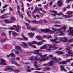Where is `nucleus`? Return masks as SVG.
<instances>
[{
  "instance_id": "774afa93",
  "label": "nucleus",
  "mask_w": 73,
  "mask_h": 73,
  "mask_svg": "<svg viewBox=\"0 0 73 73\" xmlns=\"http://www.w3.org/2000/svg\"><path fill=\"white\" fill-rule=\"evenodd\" d=\"M44 7V8H47V5H45Z\"/></svg>"
},
{
  "instance_id": "7ed1b4c3",
  "label": "nucleus",
  "mask_w": 73,
  "mask_h": 73,
  "mask_svg": "<svg viewBox=\"0 0 73 73\" xmlns=\"http://www.w3.org/2000/svg\"><path fill=\"white\" fill-rule=\"evenodd\" d=\"M12 70L13 71H14L15 73H18L19 72L20 70H19L17 69V70H15V69H13L11 68V67L10 66H7L6 67V68H5L4 69V70L5 71H7V70Z\"/></svg>"
},
{
  "instance_id": "f704fd0d",
  "label": "nucleus",
  "mask_w": 73,
  "mask_h": 73,
  "mask_svg": "<svg viewBox=\"0 0 73 73\" xmlns=\"http://www.w3.org/2000/svg\"><path fill=\"white\" fill-rule=\"evenodd\" d=\"M54 27H61V25H54Z\"/></svg>"
},
{
  "instance_id": "864d4df0",
  "label": "nucleus",
  "mask_w": 73,
  "mask_h": 73,
  "mask_svg": "<svg viewBox=\"0 0 73 73\" xmlns=\"http://www.w3.org/2000/svg\"><path fill=\"white\" fill-rule=\"evenodd\" d=\"M33 57H31L30 58H29V59L30 60H31V61L33 60Z\"/></svg>"
},
{
  "instance_id": "3c124183",
  "label": "nucleus",
  "mask_w": 73,
  "mask_h": 73,
  "mask_svg": "<svg viewBox=\"0 0 73 73\" xmlns=\"http://www.w3.org/2000/svg\"><path fill=\"white\" fill-rule=\"evenodd\" d=\"M42 8H38V11H42Z\"/></svg>"
},
{
  "instance_id": "7c9ffc66",
  "label": "nucleus",
  "mask_w": 73,
  "mask_h": 73,
  "mask_svg": "<svg viewBox=\"0 0 73 73\" xmlns=\"http://www.w3.org/2000/svg\"><path fill=\"white\" fill-rule=\"evenodd\" d=\"M0 65H7V64L5 62H0Z\"/></svg>"
},
{
  "instance_id": "f8f14e48",
  "label": "nucleus",
  "mask_w": 73,
  "mask_h": 73,
  "mask_svg": "<svg viewBox=\"0 0 73 73\" xmlns=\"http://www.w3.org/2000/svg\"><path fill=\"white\" fill-rule=\"evenodd\" d=\"M68 53L69 54H70V55H66V57H69V56H70V57H72L73 56V52H70V51H69L68 52Z\"/></svg>"
},
{
  "instance_id": "9b49d317",
  "label": "nucleus",
  "mask_w": 73,
  "mask_h": 73,
  "mask_svg": "<svg viewBox=\"0 0 73 73\" xmlns=\"http://www.w3.org/2000/svg\"><path fill=\"white\" fill-rule=\"evenodd\" d=\"M63 15L62 13L60 12L59 13H58L56 12V14H51L52 16H56V15H58L61 16V15Z\"/></svg>"
},
{
  "instance_id": "bb28decb",
  "label": "nucleus",
  "mask_w": 73,
  "mask_h": 73,
  "mask_svg": "<svg viewBox=\"0 0 73 73\" xmlns=\"http://www.w3.org/2000/svg\"><path fill=\"white\" fill-rule=\"evenodd\" d=\"M21 36H22L23 38L24 39V40H28V38L27 37H25V36H24V34H22Z\"/></svg>"
},
{
  "instance_id": "412c9836",
  "label": "nucleus",
  "mask_w": 73,
  "mask_h": 73,
  "mask_svg": "<svg viewBox=\"0 0 73 73\" xmlns=\"http://www.w3.org/2000/svg\"><path fill=\"white\" fill-rule=\"evenodd\" d=\"M12 64H15V65H17V66H21L20 64L15 62H12Z\"/></svg>"
},
{
  "instance_id": "c9c22d12",
  "label": "nucleus",
  "mask_w": 73,
  "mask_h": 73,
  "mask_svg": "<svg viewBox=\"0 0 73 73\" xmlns=\"http://www.w3.org/2000/svg\"><path fill=\"white\" fill-rule=\"evenodd\" d=\"M10 55L11 56V57H15V54L13 53L10 54Z\"/></svg>"
},
{
  "instance_id": "603ef678",
  "label": "nucleus",
  "mask_w": 73,
  "mask_h": 73,
  "mask_svg": "<svg viewBox=\"0 0 73 73\" xmlns=\"http://www.w3.org/2000/svg\"><path fill=\"white\" fill-rule=\"evenodd\" d=\"M60 41H63V38L60 37L59 38Z\"/></svg>"
},
{
  "instance_id": "6e6552de",
  "label": "nucleus",
  "mask_w": 73,
  "mask_h": 73,
  "mask_svg": "<svg viewBox=\"0 0 73 73\" xmlns=\"http://www.w3.org/2000/svg\"><path fill=\"white\" fill-rule=\"evenodd\" d=\"M72 60H73V59L72 58L70 59H66V62L63 61L62 62V63L64 64H67V62H70V61H72Z\"/></svg>"
},
{
  "instance_id": "c03bdc74",
  "label": "nucleus",
  "mask_w": 73,
  "mask_h": 73,
  "mask_svg": "<svg viewBox=\"0 0 73 73\" xmlns=\"http://www.w3.org/2000/svg\"><path fill=\"white\" fill-rule=\"evenodd\" d=\"M31 29L32 31H35V30H36V28H31Z\"/></svg>"
},
{
  "instance_id": "f3484780",
  "label": "nucleus",
  "mask_w": 73,
  "mask_h": 73,
  "mask_svg": "<svg viewBox=\"0 0 73 73\" xmlns=\"http://www.w3.org/2000/svg\"><path fill=\"white\" fill-rule=\"evenodd\" d=\"M5 23H13V21H8V20H5Z\"/></svg>"
},
{
  "instance_id": "c85d7f7f",
  "label": "nucleus",
  "mask_w": 73,
  "mask_h": 73,
  "mask_svg": "<svg viewBox=\"0 0 73 73\" xmlns=\"http://www.w3.org/2000/svg\"><path fill=\"white\" fill-rule=\"evenodd\" d=\"M51 69V68L50 67H46L44 68V70H49Z\"/></svg>"
},
{
  "instance_id": "37998d69",
  "label": "nucleus",
  "mask_w": 73,
  "mask_h": 73,
  "mask_svg": "<svg viewBox=\"0 0 73 73\" xmlns=\"http://www.w3.org/2000/svg\"><path fill=\"white\" fill-rule=\"evenodd\" d=\"M1 61L2 62H5V60L3 59L1 60Z\"/></svg>"
},
{
  "instance_id": "473e14b6",
  "label": "nucleus",
  "mask_w": 73,
  "mask_h": 73,
  "mask_svg": "<svg viewBox=\"0 0 73 73\" xmlns=\"http://www.w3.org/2000/svg\"><path fill=\"white\" fill-rule=\"evenodd\" d=\"M34 54H37V55L38 56H41L42 55L40 53H39L38 52H35L34 53Z\"/></svg>"
},
{
  "instance_id": "680f3d73",
  "label": "nucleus",
  "mask_w": 73,
  "mask_h": 73,
  "mask_svg": "<svg viewBox=\"0 0 73 73\" xmlns=\"http://www.w3.org/2000/svg\"><path fill=\"white\" fill-rule=\"evenodd\" d=\"M28 44L29 45V46H31L32 45V43H31V42H29Z\"/></svg>"
},
{
  "instance_id": "f257e3e1",
  "label": "nucleus",
  "mask_w": 73,
  "mask_h": 73,
  "mask_svg": "<svg viewBox=\"0 0 73 73\" xmlns=\"http://www.w3.org/2000/svg\"><path fill=\"white\" fill-rule=\"evenodd\" d=\"M66 29V28L65 26H62V28H60L58 29L54 28H52V30H53V31L51 30L50 29H47L45 30H41V31L42 32H50L52 33H55L56 31H58L60 33V34H59V36H61V35H64V34L63 33V32H65V31ZM63 29L64 30H63Z\"/></svg>"
},
{
  "instance_id": "5fc2aeb1",
  "label": "nucleus",
  "mask_w": 73,
  "mask_h": 73,
  "mask_svg": "<svg viewBox=\"0 0 73 73\" xmlns=\"http://www.w3.org/2000/svg\"><path fill=\"white\" fill-rule=\"evenodd\" d=\"M41 70V68H38L36 69H35V70Z\"/></svg>"
},
{
  "instance_id": "c756f323",
  "label": "nucleus",
  "mask_w": 73,
  "mask_h": 73,
  "mask_svg": "<svg viewBox=\"0 0 73 73\" xmlns=\"http://www.w3.org/2000/svg\"><path fill=\"white\" fill-rule=\"evenodd\" d=\"M46 46H47V45H45L44 46H43L40 49H47V48Z\"/></svg>"
},
{
  "instance_id": "e433bc0d",
  "label": "nucleus",
  "mask_w": 73,
  "mask_h": 73,
  "mask_svg": "<svg viewBox=\"0 0 73 73\" xmlns=\"http://www.w3.org/2000/svg\"><path fill=\"white\" fill-rule=\"evenodd\" d=\"M73 42V39H71L68 40V42Z\"/></svg>"
},
{
  "instance_id": "4be33fe9",
  "label": "nucleus",
  "mask_w": 73,
  "mask_h": 73,
  "mask_svg": "<svg viewBox=\"0 0 73 73\" xmlns=\"http://www.w3.org/2000/svg\"><path fill=\"white\" fill-rule=\"evenodd\" d=\"M53 46H52V48H53L54 49H58V47L56 46V45L53 44Z\"/></svg>"
},
{
  "instance_id": "6ab92c4d",
  "label": "nucleus",
  "mask_w": 73,
  "mask_h": 73,
  "mask_svg": "<svg viewBox=\"0 0 73 73\" xmlns=\"http://www.w3.org/2000/svg\"><path fill=\"white\" fill-rule=\"evenodd\" d=\"M12 35H13V36L14 37H15L17 35V33L16 32H13L12 33Z\"/></svg>"
},
{
  "instance_id": "ea45409f",
  "label": "nucleus",
  "mask_w": 73,
  "mask_h": 73,
  "mask_svg": "<svg viewBox=\"0 0 73 73\" xmlns=\"http://www.w3.org/2000/svg\"><path fill=\"white\" fill-rule=\"evenodd\" d=\"M50 12H51L52 13V12H54V14H56V11L54 10H53L52 11H50Z\"/></svg>"
},
{
  "instance_id": "e2e57ef3",
  "label": "nucleus",
  "mask_w": 73,
  "mask_h": 73,
  "mask_svg": "<svg viewBox=\"0 0 73 73\" xmlns=\"http://www.w3.org/2000/svg\"><path fill=\"white\" fill-rule=\"evenodd\" d=\"M16 60H20V58L19 57H17L16 58Z\"/></svg>"
},
{
  "instance_id": "69168bd1",
  "label": "nucleus",
  "mask_w": 73,
  "mask_h": 73,
  "mask_svg": "<svg viewBox=\"0 0 73 73\" xmlns=\"http://www.w3.org/2000/svg\"><path fill=\"white\" fill-rule=\"evenodd\" d=\"M55 23H60V21H55Z\"/></svg>"
},
{
  "instance_id": "a18cd8bd",
  "label": "nucleus",
  "mask_w": 73,
  "mask_h": 73,
  "mask_svg": "<svg viewBox=\"0 0 73 73\" xmlns=\"http://www.w3.org/2000/svg\"><path fill=\"white\" fill-rule=\"evenodd\" d=\"M71 48L70 47H68V48H66V50H69Z\"/></svg>"
},
{
  "instance_id": "052dcab7",
  "label": "nucleus",
  "mask_w": 73,
  "mask_h": 73,
  "mask_svg": "<svg viewBox=\"0 0 73 73\" xmlns=\"http://www.w3.org/2000/svg\"><path fill=\"white\" fill-rule=\"evenodd\" d=\"M48 46H50V48H52V47H53V46H51L50 45V44H48Z\"/></svg>"
},
{
  "instance_id": "4468645a",
  "label": "nucleus",
  "mask_w": 73,
  "mask_h": 73,
  "mask_svg": "<svg viewBox=\"0 0 73 73\" xmlns=\"http://www.w3.org/2000/svg\"><path fill=\"white\" fill-rule=\"evenodd\" d=\"M32 22L34 23H42V20H40L38 22L36 20L32 21Z\"/></svg>"
},
{
  "instance_id": "423d86ee",
  "label": "nucleus",
  "mask_w": 73,
  "mask_h": 73,
  "mask_svg": "<svg viewBox=\"0 0 73 73\" xmlns=\"http://www.w3.org/2000/svg\"><path fill=\"white\" fill-rule=\"evenodd\" d=\"M54 62L53 61H50V62L47 64H44V66H52L53 65V64H54Z\"/></svg>"
},
{
  "instance_id": "2eb2a0df",
  "label": "nucleus",
  "mask_w": 73,
  "mask_h": 73,
  "mask_svg": "<svg viewBox=\"0 0 73 73\" xmlns=\"http://www.w3.org/2000/svg\"><path fill=\"white\" fill-rule=\"evenodd\" d=\"M22 46H23V48H26L27 46V44L24 42H23V44L21 45Z\"/></svg>"
},
{
  "instance_id": "13d9d810",
  "label": "nucleus",
  "mask_w": 73,
  "mask_h": 73,
  "mask_svg": "<svg viewBox=\"0 0 73 73\" xmlns=\"http://www.w3.org/2000/svg\"><path fill=\"white\" fill-rule=\"evenodd\" d=\"M43 21L44 22V23H47L48 22V21H46V20H43Z\"/></svg>"
},
{
  "instance_id": "2f4dec72",
  "label": "nucleus",
  "mask_w": 73,
  "mask_h": 73,
  "mask_svg": "<svg viewBox=\"0 0 73 73\" xmlns=\"http://www.w3.org/2000/svg\"><path fill=\"white\" fill-rule=\"evenodd\" d=\"M41 44H43L42 42H40L37 43V44L38 45H41Z\"/></svg>"
},
{
  "instance_id": "338daca9",
  "label": "nucleus",
  "mask_w": 73,
  "mask_h": 73,
  "mask_svg": "<svg viewBox=\"0 0 73 73\" xmlns=\"http://www.w3.org/2000/svg\"><path fill=\"white\" fill-rule=\"evenodd\" d=\"M27 72H31V70L29 69H28L27 70Z\"/></svg>"
},
{
  "instance_id": "4d7b16f0",
  "label": "nucleus",
  "mask_w": 73,
  "mask_h": 73,
  "mask_svg": "<svg viewBox=\"0 0 73 73\" xmlns=\"http://www.w3.org/2000/svg\"><path fill=\"white\" fill-rule=\"evenodd\" d=\"M7 40H6V39H5L4 40H1V42H4V41H5Z\"/></svg>"
},
{
  "instance_id": "f03ea898",
  "label": "nucleus",
  "mask_w": 73,
  "mask_h": 73,
  "mask_svg": "<svg viewBox=\"0 0 73 73\" xmlns=\"http://www.w3.org/2000/svg\"><path fill=\"white\" fill-rule=\"evenodd\" d=\"M48 57H43L42 58H37V56L35 57V59H34V62L35 64H34V66L36 68H38V65L36 64L37 63V61H39V62H42L43 61H47L48 60Z\"/></svg>"
},
{
  "instance_id": "20e7f679",
  "label": "nucleus",
  "mask_w": 73,
  "mask_h": 73,
  "mask_svg": "<svg viewBox=\"0 0 73 73\" xmlns=\"http://www.w3.org/2000/svg\"><path fill=\"white\" fill-rule=\"evenodd\" d=\"M54 60L53 61L54 62V63H58L59 64H62V62H61V60L60 59L58 60L57 59V58L54 57L53 59Z\"/></svg>"
},
{
  "instance_id": "72a5a7b5",
  "label": "nucleus",
  "mask_w": 73,
  "mask_h": 73,
  "mask_svg": "<svg viewBox=\"0 0 73 73\" xmlns=\"http://www.w3.org/2000/svg\"><path fill=\"white\" fill-rule=\"evenodd\" d=\"M15 48H16V49H17V50H19L20 49H21L20 46H16L15 47Z\"/></svg>"
},
{
  "instance_id": "a211bd4d",
  "label": "nucleus",
  "mask_w": 73,
  "mask_h": 73,
  "mask_svg": "<svg viewBox=\"0 0 73 73\" xmlns=\"http://www.w3.org/2000/svg\"><path fill=\"white\" fill-rule=\"evenodd\" d=\"M25 24L26 25V27H27V28L28 29H31V27L29 26V24L25 23Z\"/></svg>"
},
{
  "instance_id": "bf43d9fd",
  "label": "nucleus",
  "mask_w": 73,
  "mask_h": 73,
  "mask_svg": "<svg viewBox=\"0 0 73 73\" xmlns=\"http://www.w3.org/2000/svg\"><path fill=\"white\" fill-rule=\"evenodd\" d=\"M5 11V9H3L1 11V13H4V12Z\"/></svg>"
},
{
  "instance_id": "0eeeda50",
  "label": "nucleus",
  "mask_w": 73,
  "mask_h": 73,
  "mask_svg": "<svg viewBox=\"0 0 73 73\" xmlns=\"http://www.w3.org/2000/svg\"><path fill=\"white\" fill-rule=\"evenodd\" d=\"M69 29V30L68 31V32H70V33L69 35L70 36H73V28L70 27Z\"/></svg>"
},
{
  "instance_id": "a878e982",
  "label": "nucleus",
  "mask_w": 73,
  "mask_h": 73,
  "mask_svg": "<svg viewBox=\"0 0 73 73\" xmlns=\"http://www.w3.org/2000/svg\"><path fill=\"white\" fill-rule=\"evenodd\" d=\"M37 11H38V8H35V10L33 11V13H35V12H36Z\"/></svg>"
},
{
  "instance_id": "8fccbe9b",
  "label": "nucleus",
  "mask_w": 73,
  "mask_h": 73,
  "mask_svg": "<svg viewBox=\"0 0 73 73\" xmlns=\"http://www.w3.org/2000/svg\"><path fill=\"white\" fill-rule=\"evenodd\" d=\"M10 30H13V29H15V28H8Z\"/></svg>"
},
{
  "instance_id": "ddd939ff",
  "label": "nucleus",
  "mask_w": 73,
  "mask_h": 73,
  "mask_svg": "<svg viewBox=\"0 0 73 73\" xmlns=\"http://www.w3.org/2000/svg\"><path fill=\"white\" fill-rule=\"evenodd\" d=\"M35 38H37L38 40H41L43 39V38L41 37V36H39L38 35L36 36Z\"/></svg>"
},
{
  "instance_id": "aec40b11",
  "label": "nucleus",
  "mask_w": 73,
  "mask_h": 73,
  "mask_svg": "<svg viewBox=\"0 0 73 73\" xmlns=\"http://www.w3.org/2000/svg\"><path fill=\"white\" fill-rule=\"evenodd\" d=\"M68 41V39L66 37H64V38H63V41L64 42H66Z\"/></svg>"
},
{
  "instance_id": "1a4fd4ad",
  "label": "nucleus",
  "mask_w": 73,
  "mask_h": 73,
  "mask_svg": "<svg viewBox=\"0 0 73 73\" xmlns=\"http://www.w3.org/2000/svg\"><path fill=\"white\" fill-rule=\"evenodd\" d=\"M58 3L59 7H61L62 5V4L64 3V1H62V0H59L57 2Z\"/></svg>"
},
{
  "instance_id": "39448f33",
  "label": "nucleus",
  "mask_w": 73,
  "mask_h": 73,
  "mask_svg": "<svg viewBox=\"0 0 73 73\" xmlns=\"http://www.w3.org/2000/svg\"><path fill=\"white\" fill-rule=\"evenodd\" d=\"M13 27H15L16 28V30L17 32H19L20 31L19 29H20L21 28V27H20V26L17 25V26L16 25H14Z\"/></svg>"
},
{
  "instance_id": "49530a36",
  "label": "nucleus",
  "mask_w": 73,
  "mask_h": 73,
  "mask_svg": "<svg viewBox=\"0 0 73 73\" xmlns=\"http://www.w3.org/2000/svg\"><path fill=\"white\" fill-rule=\"evenodd\" d=\"M7 6H8V5H6L5 6H3V9H4V8H5V7H7Z\"/></svg>"
},
{
  "instance_id": "79ce46f5",
  "label": "nucleus",
  "mask_w": 73,
  "mask_h": 73,
  "mask_svg": "<svg viewBox=\"0 0 73 73\" xmlns=\"http://www.w3.org/2000/svg\"><path fill=\"white\" fill-rule=\"evenodd\" d=\"M15 19L14 17H12L10 21H13V20H15Z\"/></svg>"
},
{
  "instance_id": "5701e85b",
  "label": "nucleus",
  "mask_w": 73,
  "mask_h": 73,
  "mask_svg": "<svg viewBox=\"0 0 73 73\" xmlns=\"http://www.w3.org/2000/svg\"><path fill=\"white\" fill-rule=\"evenodd\" d=\"M63 16L64 18H70V17H72V16L71 15L68 16L65 15H63Z\"/></svg>"
},
{
  "instance_id": "de8ad7c7",
  "label": "nucleus",
  "mask_w": 73,
  "mask_h": 73,
  "mask_svg": "<svg viewBox=\"0 0 73 73\" xmlns=\"http://www.w3.org/2000/svg\"><path fill=\"white\" fill-rule=\"evenodd\" d=\"M0 17L1 18V19H4L5 18H7V17H5L4 16H0Z\"/></svg>"
},
{
  "instance_id": "6e6d98bb",
  "label": "nucleus",
  "mask_w": 73,
  "mask_h": 73,
  "mask_svg": "<svg viewBox=\"0 0 73 73\" xmlns=\"http://www.w3.org/2000/svg\"><path fill=\"white\" fill-rule=\"evenodd\" d=\"M35 73H43L42 72H38L37 71H36L35 72Z\"/></svg>"
},
{
  "instance_id": "a19ab883",
  "label": "nucleus",
  "mask_w": 73,
  "mask_h": 73,
  "mask_svg": "<svg viewBox=\"0 0 73 73\" xmlns=\"http://www.w3.org/2000/svg\"><path fill=\"white\" fill-rule=\"evenodd\" d=\"M1 36H5V33H2L1 34Z\"/></svg>"
},
{
  "instance_id": "0e129e2a",
  "label": "nucleus",
  "mask_w": 73,
  "mask_h": 73,
  "mask_svg": "<svg viewBox=\"0 0 73 73\" xmlns=\"http://www.w3.org/2000/svg\"><path fill=\"white\" fill-rule=\"evenodd\" d=\"M53 4V2L51 1L50 3V5H52Z\"/></svg>"
},
{
  "instance_id": "cd10ccee",
  "label": "nucleus",
  "mask_w": 73,
  "mask_h": 73,
  "mask_svg": "<svg viewBox=\"0 0 73 73\" xmlns=\"http://www.w3.org/2000/svg\"><path fill=\"white\" fill-rule=\"evenodd\" d=\"M56 53L58 54H62L64 53V52L60 51H57L56 52Z\"/></svg>"
},
{
  "instance_id": "58836bf2",
  "label": "nucleus",
  "mask_w": 73,
  "mask_h": 73,
  "mask_svg": "<svg viewBox=\"0 0 73 73\" xmlns=\"http://www.w3.org/2000/svg\"><path fill=\"white\" fill-rule=\"evenodd\" d=\"M67 13H68L69 15L70 14V15H72V12L70 11H68L67 12Z\"/></svg>"
},
{
  "instance_id": "393cba45",
  "label": "nucleus",
  "mask_w": 73,
  "mask_h": 73,
  "mask_svg": "<svg viewBox=\"0 0 73 73\" xmlns=\"http://www.w3.org/2000/svg\"><path fill=\"white\" fill-rule=\"evenodd\" d=\"M29 35L30 36V37H33V35H34V33H29Z\"/></svg>"
},
{
  "instance_id": "4c0bfd02",
  "label": "nucleus",
  "mask_w": 73,
  "mask_h": 73,
  "mask_svg": "<svg viewBox=\"0 0 73 73\" xmlns=\"http://www.w3.org/2000/svg\"><path fill=\"white\" fill-rule=\"evenodd\" d=\"M31 43L32 44H37V42L35 41L31 42Z\"/></svg>"
},
{
  "instance_id": "9d476101",
  "label": "nucleus",
  "mask_w": 73,
  "mask_h": 73,
  "mask_svg": "<svg viewBox=\"0 0 73 73\" xmlns=\"http://www.w3.org/2000/svg\"><path fill=\"white\" fill-rule=\"evenodd\" d=\"M58 40V38L56 37L54 39V40L51 39V41L52 42H54L55 43V44H58V43H60V41H56V40Z\"/></svg>"
},
{
  "instance_id": "b1692460",
  "label": "nucleus",
  "mask_w": 73,
  "mask_h": 73,
  "mask_svg": "<svg viewBox=\"0 0 73 73\" xmlns=\"http://www.w3.org/2000/svg\"><path fill=\"white\" fill-rule=\"evenodd\" d=\"M17 12H18V13L19 16H20L22 18H23V17H23V16H22V14H21V13H20V11L18 10L17 11Z\"/></svg>"
},
{
  "instance_id": "09e8293b",
  "label": "nucleus",
  "mask_w": 73,
  "mask_h": 73,
  "mask_svg": "<svg viewBox=\"0 0 73 73\" xmlns=\"http://www.w3.org/2000/svg\"><path fill=\"white\" fill-rule=\"evenodd\" d=\"M35 52H42V50H35Z\"/></svg>"
},
{
  "instance_id": "dca6fc26",
  "label": "nucleus",
  "mask_w": 73,
  "mask_h": 73,
  "mask_svg": "<svg viewBox=\"0 0 73 73\" xmlns=\"http://www.w3.org/2000/svg\"><path fill=\"white\" fill-rule=\"evenodd\" d=\"M60 68L61 69V71H62L64 70V72H66V69H65V67H64V66H61L60 67Z\"/></svg>"
}]
</instances>
